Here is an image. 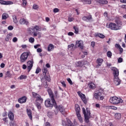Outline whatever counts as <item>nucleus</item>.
Instances as JSON below:
<instances>
[{
	"label": "nucleus",
	"instance_id": "f257e3e1",
	"mask_svg": "<svg viewBox=\"0 0 126 126\" xmlns=\"http://www.w3.org/2000/svg\"><path fill=\"white\" fill-rule=\"evenodd\" d=\"M82 110L85 117V121L86 123H89V119H91V113L90 112V110L87 108H86V110H85V108L84 107L82 108Z\"/></svg>",
	"mask_w": 126,
	"mask_h": 126
},
{
	"label": "nucleus",
	"instance_id": "f03ea898",
	"mask_svg": "<svg viewBox=\"0 0 126 126\" xmlns=\"http://www.w3.org/2000/svg\"><path fill=\"white\" fill-rule=\"evenodd\" d=\"M109 102L111 104H114V105H117V104H120L123 103V99L121 98H118L117 96H113L110 98Z\"/></svg>",
	"mask_w": 126,
	"mask_h": 126
},
{
	"label": "nucleus",
	"instance_id": "7ed1b4c3",
	"mask_svg": "<svg viewBox=\"0 0 126 126\" xmlns=\"http://www.w3.org/2000/svg\"><path fill=\"white\" fill-rule=\"evenodd\" d=\"M41 82H42L41 85H43V86H44L45 88H48V84H47V80L48 82L51 81V77H50V76H44L41 78Z\"/></svg>",
	"mask_w": 126,
	"mask_h": 126
},
{
	"label": "nucleus",
	"instance_id": "20e7f679",
	"mask_svg": "<svg viewBox=\"0 0 126 126\" xmlns=\"http://www.w3.org/2000/svg\"><path fill=\"white\" fill-rule=\"evenodd\" d=\"M51 103V99H47L45 101V105L46 107H55V109H58V104H57V102H56V100H55V102Z\"/></svg>",
	"mask_w": 126,
	"mask_h": 126
},
{
	"label": "nucleus",
	"instance_id": "39448f33",
	"mask_svg": "<svg viewBox=\"0 0 126 126\" xmlns=\"http://www.w3.org/2000/svg\"><path fill=\"white\" fill-rule=\"evenodd\" d=\"M32 34H33L34 37H37V35H41V32H37L38 31H41V28L39 27V26H35L32 28Z\"/></svg>",
	"mask_w": 126,
	"mask_h": 126
},
{
	"label": "nucleus",
	"instance_id": "423d86ee",
	"mask_svg": "<svg viewBox=\"0 0 126 126\" xmlns=\"http://www.w3.org/2000/svg\"><path fill=\"white\" fill-rule=\"evenodd\" d=\"M28 56H29V54H28L27 52L22 53L20 56V63H25V62L27 61V59H28Z\"/></svg>",
	"mask_w": 126,
	"mask_h": 126
},
{
	"label": "nucleus",
	"instance_id": "0eeeda50",
	"mask_svg": "<svg viewBox=\"0 0 126 126\" xmlns=\"http://www.w3.org/2000/svg\"><path fill=\"white\" fill-rule=\"evenodd\" d=\"M109 28L111 30H120V26L114 23H110L109 25Z\"/></svg>",
	"mask_w": 126,
	"mask_h": 126
},
{
	"label": "nucleus",
	"instance_id": "6e6552de",
	"mask_svg": "<svg viewBox=\"0 0 126 126\" xmlns=\"http://www.w3.org/2000/svg\"><path fill=\"white\" fill-rule=\"evenodd\" d=\"M48 93L51 98V102L53 103H55V97H54V94L53 93V91L52 89L50 88H47Z\"/></svg>",
	"mask_w": 126,
	"mask_h": 126
},
{
	"label": "nucleus",
	"instance_id": "1a4fd4ad",
	"mask_svg": "<svg viewBox=\"0 0 126 126\" xmlns=\"http://www.w3.org/2000/svg\"><path fill=\"white\" fill-rule=\"evenodd\" d=\"M77 94L79 97H80L81 99H82L83 102H84L85 104H87V100L86 99L85 94H83L81 92H78Z\"/></svg>",
	"mask_w": 126,
	"mask_h": 126
},
{
	"label": "nucleus",
	"instance_id": "9d476101",
	"mask_svg": "<svg viewBox=\"0 0 126 126\" xmlns=\"http://www.w3.org/2000/svg\"><path fill=\"white\" fill-rule=\"evenodd\" d=\"M82 19L83 20V21H86V22H90V21L93 20V18H92V15L90 14L87 16H83L82 18Z\"/></svg>",
	"mask_w": 126,
	"mask_h": 126
},
{
	"label": "nucleus",
	"instance_id": "9b49d317",
	"mask_svg": "<svg viewBox=\"0 0 126 126\" xmlns=\"http://www.w3.org/2000/svg\"><path fill=\"white\" fill-rule=\"evenodd\" d=\"M111 69L112 70V71H113V74L114 75V77H117L119 76V72L118 68L115 67H112L111 68Z\"/></svg>",
	"mask_w": 126,
	"mask_h": 126
},
{
	"label": "nucleus",
	"instance_id": "f8f14e48",
	"mask_svg": "<svg viewBox=\"0 0 126 126\" xmlns=\"http://www.w3.org/2000/svg\"><path fill=\"white\" fill-rule=\"evenodd\" d=\"M27 68L28 72H29L31 69H32V67H33V63H34V62L32 61H29L27 63Z\"/></svg>",
	"mask_w": 126,
	"mask_h": 126
},
{
	"label": "nucleus",
	"instance_id": "ddd939ff",
	"mask_svg": "<svg viewBox=\"0 0 126 126\" xmlns=\"http://www.w3.org/2000/svg\"><path fill=\"white\" fill-rule=\"evenodd\" d=\"M76 45L80 48L81 50H83L84 46H83V41L82 40H78L76 42Z\"/></svg>",
	"mask_w": 126,
	"mask_h": 126
},
{
	"label": "nucleus",
	"instance_id": "4468645a",
	"mask_svg": "<svg viewBox=\"0 0 126 126\" xmlns=\"http://www.w3.org/2000/svg\"><path fill=\"white\" fill-rule=\"evenodd\" d=\"M19 22L20 24H21L22 25H24L25 24L26 25H28V24H29L28 20L24 18L20 19V20H19Z\"/></svg>",
	"mask_w": 126,
	"mask_h": 126
},
{
	"label": "nucleus",
	"instance_id": "2eb2a0df",
	"mask_svg": "<svg viewBox=\"0 0 126 126\" xmlns=\"http://www.w3.org/2000/svg\"><path fill=\"white\" fill-rule=\"evenodd\" d=\"M0 3L5 5H8L10 4H13V2L11 1H4L3 0H0Z\"/></svg>",
	"mask_w": 126,
	"mask_h": 126
},
{
	"label": "nucleus",
	"instance_id": "dca6fc26",
	"mask_svg": "<svg viewBox=\"0 0 126 126\" xmlns=\"http://www.w3.org/2000/svg\"><path fill=\"white\" fill-rule=\"evenodd\" d=\"M27 100V97L25 96H24L18 99V101L20 104H23V103H26Z\"/></svg>",
	"mask_w": 126,
	"mask_h": 126
},
{
	"label": "nucleus",
	"instance_id": "f3484780",
	"mask_svg": "<svg viewBox=\"0 0 126 126\" xmlns=\"http://www.w3.org/2000/svg\"><path fill=\"white\" fill-rule=\"evenodd\" d=\"M114 84L117 86H118V85H120V84H121V80L120 79V78H119V77H114Z\"/></svg>",
	"mask_w": 126,
	"mask_h": 126
},
{
	"label": "nucleus",
	"instance_id": "a211bd4d",
	"mask_svg": "<svg viewBox=\"0 0 126 126\" xmlns=\"http://www.w3.org/2000/svg\"><path fill=\"white\" fill-rule=\"evenodd\" d=\"M8 116L9 120L10 121H14V114H13V113L11 112V111H9L8 113Z\"/></svg>",
	"mask_w": 126,
	"mask_h": 126
},
{
	"label": "nucleus",
	"instance_id": "6ab92c4d",
	"mask_svg": "<svg viewBox=\"0 0 126 126\" xmlns=\"http://www.w3.org/2000/svg\"><path fill=\"white\" fill-rule=\"evenodd\" d=\"M104 60L102 59L98 58L96 60V63H97V67L101 66L103 63Z\"/></svg>",
	"mask_w": 126,
	"mask_h": 126
},
{
	"label": "nucleus",
	"instance_id": "aec40b11",
	"mask_svg": "<svg viewBox=\"0 0 126 126\" xmlns=\"http://www.w3.org/2000/svg\"><path fill=\"white\" fill-rule=\"evenodd\" d=\"M102 95V94H101V92H97L94 93V97L96 99V100H99V98L100 96Z\"/></svg>",
	"mask_w": 126,
	"mask_h": 126
},
{
	"label": "nucleus",
	"instance_id": "412c9836",
	"mask_svg": "<svg viewBox=\"0 0 126 126\" xmlns=\"http://www.w3.org/2000/svg\"><path fill=\"white\" fill-rule=\"evenodd\" d=\"M75 109L76 115H80V107L78 105V104H75Z\"/></svg>",
	"mask_w": 126,
	"mask_h": 126
},
{
	"label": "nucleus",
	"instance_id": "4be33fe9",
	"mask_svg": "<svg viewBox=\"0 0 126 126\" xmlns=\"http://www.w3.org/2000/svg\"><path fill=\"white\" fill-rule=\"evenodd\" d=\"M56 110H59L60 112H61V114H64V108H63V106L59 105L58 106V108H56Z\"/></svg>",
	"mask_w": 126,
	"mask_h": 126
},
{
	"label": "nucleus",
	"instance_id": "5701e85b",
	"mask_svg": "<svg viewBox=\"0 0 126 126\" xmlns=\"http://www.w3.org/2000/svg\"><path fill=\"white\" fill-rule=\"evenodd\" d=\"M11 38H12V33H9L6 35V38H5V41L8 42L9 40H11Z\"/></svg>",
	"mask_w": 126,
	"mask_h": 126
},
{
	"label": "nucleus",
	"instance_id": "b1692460",
	"mask_svg": "<svg viewBox=\"0 0 126 126\" xmlns=\"http://www.w3.org/2000/svg\"><path fill=\"white\" fill-rule=\"evenodd\" d=\"M115 22H116V23H117V26H119L120 29H121V27L122 25H123L121 20H120V19H117L115 20Z\"/></svg>",
	"mask_w": 126,
	"mask_h": 126
},
{
	"label": "nucleus",
	"instance_id": "393cba45",
	"mask_svg": "<svg viewBox=\"0 0 126 126\" xmlns=\"http://www.w3.org/2000/svg\"><path fill=\"white\" fill-rule=\"evenodd\" d=\"M55 48V46L53 45V44H50L47 47L48 52H51L53 51Z\"/></svg>",
	"mask_w": 126,
	"mask_h": 126
},
{
	"label": "nucleus",
	"instance_id": "a878e982",
	"mask_svg": "<svg viewBox=\"0 0 126 126\" xmlns=\"http://www.w3.org/2000/svg\"><path fill=\"white\" fill-rule=\"evenodd\" d=\"M27 113L30 120H32V112L31 111V110L27 109Z\"/></svg>",
	"mask_w": 126,
	"mask_h": 126
},
{
	"label": "nucleus",
	"instance_id": "bb28decb",
	"mask_svg": "<svg viewBox=\"0 0 126 126\" xmlns=\"http://www.w3.org/2000/svg\"><path fill=\"white\" fill-rule=\"evenodd\" d=\"M97 2L100 4H107L108 3V1L106 0H98Z\"/></svg>",
	"mask_w": 126,
	"mask_h": 126
},
{
	"label": "nucleus",
	"instance_id": "cd10ccee",
	"mask_svg": "<svg viewBox=\"0 0 126 126\" xmlns=\"http://www.w3.org/2000/svg\"><path fill=\"white\" fill-rule=\"evenodd\" d=\"M89 87L91 89H95L96 88V85L94 83H89Z\"/></svg>",
	"mask_w": 126,
	"mask_h": 126
},
{
	"label": "nucleus",
	"instance_id": "c85d7f7f",
	"mask_svg": "<svg viewBox=\"0 0 126 126\" xmlns=\"http://www.w3.org/2000/svg\"><path fill=\"white\" fill-rule=\"evenodd\" d=\"M8 15L6 13H4L2 15V20H5V19H7L8 18Z\"/></svg>",
	"mask_w": 126,
	"mask_h": 126
},
{
	"label": "nucleus",
	"instance_id": "c756f323",
	"mask_svg": "<svg viewBox=\"0 0 126 126\" xmlns=\"http://www.w3.org/2000/svg\"><path fill=\"white\" fill-rule=\"evenodd\" d=\"M12 76V74L10 73V71H7L5 73V77L6 78L7 77H9V78H11V76Z\"/></svg>",
	"mask_w": 126,
	"mask_h": 126
},
{
	"label": "nucleus",
	"instance_id": "7c9ffc66",
	"mask_svg": "<svg viewBox=\"0 0 126 126\" xmlns=\"http://www.w3.org/2000/svg\"><path fill=\"white\" fill-rule=\"evenodd\" d=\"M42 72L43 73L44 76H47L46 74H47V72H48V70L47 69L46 67H44L42 69Z\"/></svg>",
	"mask_w": 126,
	"mask_h": 126
},
{
	"label": "nucleus",
	"instance_id": "2f4dec72",
	"mask_svg": "<svg viewBox=\"0 0 126 126\" xmlns=\"http://www.w3.org/2000/svg\"><path fill=\"white\" fill-rule=\"evenodd\" d=\"M115 117L117 120H120V119L122 118V115L121 114V113H116L115 115Z\"/></svg>",
	"mask_w": 126,
	"mask_h": 126
},
{
	"label": "nucleus",
	"instance_id": "473e14b6",
	"mask_svg": "<svg viewBox=\"0 0 126 126\" xmlns=\"http://www.w3.org/2000/svg\"><path fill=\"white\" fill-rule=\"evenodd\" d=\"M12 17L14 23H17V18H16V16L15 15H12Z\"/></svg>",
	"mask_w": 126,
	"mask_h": 126
},
{
	"label": "nucleus",
	"instance_id": "72a5a7b5",
	"mask_svg": "<svg viewBox=\"0 0 126 126\" xmlns=\"http://www.w3.org/2000/svg\"><path fill=\"white\" fill-rule=\"evenodd\" d=\"M76 66L78 67H82L83 66V65L82 64V62L81 61H79L76 63Z\"/></svg>",
	"mask_w": 126,
	"mask_h": 126
},
{
	"label": "nucleus",
	"instance_id": "f704fd0d",
	"mask_svg": "<svg viewBox=\"0 0 126 126\" xmlns=\"http://www.w3.org/2000/svg\"><path fill=\"white\" fill-rule=\"evenodd\" d=\"M32 97H33V98H35L36 99H37L38 96H39V94L35 92H32Z\"/></svg>",
	"mask_w": 126,
	"mask_h": 126
},
{
	"label": "nucleus",
	"instance_id": "c9c22d12",
	"mask_svg": "<svg viewBox=\"0 0 126 126\" xmlns=\"http://www.w3.org/2000/svg\"><path fill=\"white\" fill-rule=\"evenodd\" d=\"M27 78V76L24 75H22L18 78V79H20V80H22L23 79H26Z\"/></svg>",
	"mask_w": 126,
	"mask_h": 126
},
{
	"label": "nucleus",
	"instance_id": "e433bc0d",
	"mask_svg": "<svg viewBox=\"0 0 126 126\" xmlns=\"http://www.w3.org/2000/svg\"><path fill=\"white\" fill-rule=\"evenodd\" d=\"M77 116L79 122H80V123H82L83 120L82 119V117H81V115H80V114H77Z\"/></svg>",
	"mask_w": 126,
	"mask_h": 126
},
{
	"label": "nucleus",
	"instance_id": "4c0bfd02",
	"mask_svg": "<svg viewBox=\"0 0 126 126\" xmlns=\"http://www.w3.org/2000/svg\"><path fill=\"white\" fill-rule=\"evenodd\" d=\"M96 36H97V37H99V38H101V39H104V38H105V36L104 35V34L100 33H97L96 34Z\"/></svg>",
	"mask_w": 126,
	"mask_h": 126
},
{
	"label": "nucleus",
	"instance_id": "58836bf2",
	"mask_svg": "<svg viewBox=\"0 0 126 126\" xmlns=\"http://www.w3.org/2000/svg\"><path fill=\"white\" fill-rule=\"evenodd\" d=\"M73 29L75 30V32H74L75 34H78V32H79L78 28H77V27L74 26Z\"/></svg>",
	"mask_w": 126,
	"mask_h": 126
},
{
	"label": "nucleus",
	"instance_id": "ea45409f",
	"mask_svg": "<svg viewBox=\"0 0 126 126\" xmlns=\"http://www.w3.org/2000/svg\"><path fill=\"white\" fill-rule=\"evenodd\" d=\"M84 3V4H91V0H85Z\"/></svg>",
	"mask_w": 126,
	"mask_h": 126
},
{
	"label": "nucleus",
	"instance_id": "a19ab883",
	"mask_svg": "<svg viewBox=\"0 0 126 126\" xmlns=\"http://www.w3.org/2000/svg\"><path fill=\"white\" fill-rule=\"evenodd\" d=\"M36 101H40L41 103H43V98L39 95L37 96L36 98Z\"/></svg>",
	"mask_w": 126,
	"mask_h": 126
},
{
	"label": "nucleus",
	"instance_id": "79ce46f5",
	"mask_svg": "<svg viewBox=\"0 0 126 126\" xmlns=\"http://www.w3.org/2000/svg\"><path fill=\"white\" fill-rule=\"evenodd\" d=\"M29 41L30 43H32V44H33V43L35 42V39L33 37H30L29 39Z\"/></svg>",
	"mask_w": 126,
	"mask_h": 126
},
{
	"label": "nucleus",
	"instance_id": "37998d69",
	"mask_svg": "<svg viewBox=\"0 0 126 126\" xmlns=\"http://www.w3.org/2000/svg\"><path fill=\"white\" fill-rule=\"evenodd\" d=\"M107 56L108 58H112V52L111 51H108L107 52Z\"/></svg>",
	"mask_w": 126,
	"mask_h": 126
},
{
	"label": "nucleus",
	"instance_id": "c03bdc74",
	"mask_svg": "<svg viewBox=\"0 0 126 126\" xmlns=\"http://www.w3.org/2000/svg\"><path fill=\"white\" fill-rule=\"evenodd\" d=\"M59 11H60V9L58 8H55L53 9V12H54V13H57V12H59Z\"/></svg>",
	"mask_w": 126,
	"mask_h": 126
},
{
	"label": "nucleus",
	"instance_id": "a18cd8bd",
	"mask_svg": "<svg viewBox=\"0 0 126 126\" xmlns=\"http://www.w3.org/2000/svg\"><path fill=\"white\" fill-rule=\"evenodd\" d=\"M36 107L38 110H41V104L39 103H36Z\"/></svg>",
	"mask_w": 126,
	"mask_h": 126
},
{
	"label": "nucleus",
	"instance_id": "49530a36",
	"mask_svg": "<svg viewBox=\"0 0 126 126\" xmlns=\"http://www.w3.org/2000/svg\"><path fill=\"white\" fill-rule=\"evenodd\" d=\"M33 9H37L38 8H39V6H38V5L34 4L33 5Z\"/></svg>",
	"mask_w": 126,
	"mask_h": 126
},
{
	"label": "nucleus",
	"instance_id": "de8ad7c7",
	"mask_svg": "<svg viewBox=\"0 0 126 126\" xmlns=\"http://www.w3.org/2000/svg\"><path fill=\"white\" fill-rule=\"evenodd\" d=\"M2 120L5 122V123H4V125H5V124H7V123L8 122V121L7 120V118H4L2 119Z\"/></svg>",
	"mask_w": 126,
	"mask_h": 126
},
{
	"label": "nucleus",
	"instance_id": "09e8293b",
	"mask_svg": "<svg viewBox=\"0 0 126 126\" xmlns=\"http://www.w3.org/2000/svg\"><path fill=\"white\" fill-rule=\"evenodd\" d=\"M98 92H100L101 94L104 92V89L99 88L98 89Z\"/></svg>",
	"mask_w": 126,
	"mask_h": 126
},
{
	"label": "nucleus",
	"instance_id": "8fccbe9b",
	"mask_svg": "<svg viewBox=\"0 0 126 126\" xmlns=\"http://www.w3.org/2000/svg\"><path fill=\"white\" fill-rule=\"evenodd\" d=\"M73 47H74V44L72 43L70 45H68V49H71V48H73Z\"/></svg>",
	"mask_w": 126,
	"mask_h": 126
},
{
	"label": "nucleus",
	"instance_id": "3c124183",
	"mask_svg": "<svg viewBox=\"0 0 126 126\" xmlns=\"http://www.w3.org/2000/svg\"><path fill=\"white\" fill-rule=\"evenodd\" d=\"M68 82L71 85H72V81H71V79H70V78H68L67 79Z\"/></svg>",
	"mask_w": 126,
	"mask_h": 126
},
{
	"label": "nucleus",
	"instance_id": "603ef678",
	"mask_svg": "<svg viewBox=\"0 0 126 126\" xmlns=\"http://www.w3.org/2000/svg\"><path fill=\"white\" fill-rule=\"evenodd\" d=\"M61 83L62 84L63 87H66V84L64 81L61 82Z\"/></svg>",
	"mask_w": 126,
	"mask_h": 126
},
{
	"label": "nucleus",
	"instance_id": "864d4df0",
	"mask_svg": "<svg viewBox=\"0 0 126 126\" xmlns=\"http://www.w3.org/2000/svg\"><path fill=\"white\" fill-rule=\"evenodd\" d=\"M118 63H123V58H119L118 60Z\"/></svg>",
	"mask_w": 126,
	"mask_h": 126
},
{
	"label": "nucleus",
	"instance_id": "5fc2aeb1",
	"mask_svg": "<svg viewBox=\"0 0 126 126\" xmlns=\"http://www.w3.org/2000/svg\"><path fill=\"white\" fill-rule=\"evenodd\" d=\"M26 4H27V1H26V0H23V5L24 6H26Z\"/></svg>",
	"mask_w": 126,
	"mask_h": 126
},
{
	"label": "nucleus",
	"instance_id": "6e6d98bb",
	"mask_svg": "<svg viewBox=\"0 0 126 126\" xmlns=\"http://www.w3.org/2000/svg\"><path fill=\"white\" fill-rule=\"evenodd\" d=\"M68 36H73L74 35V33L71 32H70L68 33Z\"/></svg>",
	"mask_w": 126,
	"mask_h": 126
},
{
	"label": "nucleus",
	"instance_id": "4d7b16f0",
	"mask_svg": "<svg viewBox=\"0 0 126 126\" xmlns=\"http://www.w3.org/2000/svg\"><path fill=\"white\" fill-rule=\"evenodd\" d=\"M17 37H15L13 38V42H14V43H16V42H17Z\"/></svg>",
	"mask_w": 126,
	"mask_h": 126
},
{
	"label": "nucleus",
	"instance_id": "13d9d810",
	"mask_svg": "<svg viewBox=\"0 0 126 126\" xmlns=\"http://www.w3.org/2000/svg\"><path fill=\"white\" fill-rule=\"evenodd\" d=\"M81 62H82L83 65L87 64V61H81Z\"/></svg>",
	"mask_w": 126,
	"mask_h": 126
},
{
	"label": "nucleus",
	"instance_id": "bf43d9fd",
	"mask_svg": "<svg viewBox=\"0 0 126 126\" xmlns=\"http://www.w3.org/2000/svg\"><path fill=\"white\" fill-rule=\"evenodd\" d=\"M91 46L93 48H94V47H95V42H94V41L92 42Z\"/></svg>",
	"mask_w": 126,
	"mask_h": 126
},
{
	"label": "nucleus",
	"instance_id": "052dcab7",
	"mask_svg": "<svg viewBox=\"0 0 126 126\" xmlns=\"http://www.w3.org/2000/svg\"><path fill=\"white\" fill-rule=\"evenodd\" d=\"M41 45L40 44H37L36 45H34V49H37L38 48H39V47H40Z\"/></svg>",
	"mask_w": 126,
	"mask_h": 126
},
{
	"label": "nucleus",
	"instance_id": "680f3d73",
	"mask_svg": "<svg viewBox=\"0 0 126 126\" xmlns=\"http://www.w3.org/2000/svg\"><path fill=\"white\" fill-rule=\"evenodd\" d=\"M40 71H41V70L39 69V68L36 69V71H35V73H36V74H38V73H39V72H40Z\"/></svg>",
	"mask_w": 126,
	"mask_h": 126
},
{
	"label": "nucleus",
	"instance_id": "e2e57ef3",
	"mask_svg": "<svg viewBox=\"0 0 126 126\" xmlns=\"http://www.w3.org/2000/svg\"><path fill=\"white\" fill-rule=\"evenodd\" d=\"M8 29L9 30H13V27L12 26H9V27H8Z\"/></svg>",
	"mask_w": 126,
	"mask_h": 126
},
{
	"label": "nucleus",
	"instance_id": "0e129e2a",
	"mask_svg": "<svg viewBox=\"0 0 126 126\" xmlns=\"http://www.w3.org/2000/svg\"><path fill=\"white\" fill-rule=\"evenodd\" d=\"M36 51L37 53H42V49L41 48H38Z\"/></svg>",
	"mask_w": 126,
	"mask_h": 126
},
{
	"label": "nucleus",
	"instance_id": "69168bd1",
	"mask_svg": "<svg viewBox=\"0 0 126 126\" xmlns=\"http://www.w3.org/2000/svg\"><path fill=\"white\" fill-rule=\"evenodd\" d=\"M22 67L23 69H26V68H27V66L26 64H23Z\"/></svg>",
	"mask_w": 126,
	"mask_h": 126
},
{
	"label": "nucleus",
	"instance_id": "338daca9",
	"mask_svg": "<svg viewBox=\"0 0 126 126\" xmlns=\"http://www.w3.org/2000/svg\"><path fill=\"white\" fill-rule=\"evenodd\" d=\"M4 66H5V64H4V63H2L1 64H0V67L1 68H3V67H4Z\"/></svg>",
	"mask_w": 126,
	"mask_h": 126
},
{
	"label": "nucleus",
	"instance_id": "774afa93",
	"mask_svg": "<svg viewBox=\"0 0 126 126\" xmlns=\"http://www.w3.org/2000/svg\"><path fill=\"white\" fill-rule=\"evenodd\" d=\"M68 21H69V22H71V21H73V18H72L71 17H69Z\"/></svg>",
	"mask_w": 126,
	"mask_h": 126
}]
</instances>
